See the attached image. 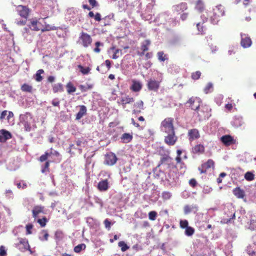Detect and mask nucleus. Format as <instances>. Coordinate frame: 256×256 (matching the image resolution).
<instances>
[{"label":"nucleus","mask_w":256,"mask_h":256,"mask_svg":"<svg viewBox=\"0 0 256 256\" xmlns=\"http://www.w3.org/2000/svg\"><path fill=\"white\" fill-rule=\"evenodd\" d=\"M174 122V118H166L162 122L160 126V131L165 134L164 142L169 146H174L178 140L175 134Z\"/></svg>","instance_id":"nucleus-1"},{"label":"nucleus","mask_w":256,"mask_h":256,"mask_svg":"<svg viewBox=\"0 0 256 256\" xmlns=\"http://www.w3.org/2000/svg\"><path fill=\"white\" fill-rule=\"evenodd\" d=\"M224 14V7L222 5H218L213 9V15L210 16V21L212 24H216L220 20V18Z\"/></svg>","instance_id":"nucleus-2"},{"label":"nucleus","mask_w":256,"mask_h":256,"mask_svg":"<svg viewBox=\"0 0 256 256\" xmlns=\"http://www.w3.org/2000/svg\"><path fill=\"white\" fill-rule=\"evenodd\" d=\"M158 18L160 24H168L170 26H176L178 22L176 19L171 18L167 12L160 14Z\"/></svg>","instance_id":"nucleus-3"},{"label":"nucleus","mask_w":256,"mask_h":256,"mask_svg":"<svg viewBox=\"0 0 256 256\" xmlns=\"http://www.w3.org/2000/svg\"><path fill=\"white\" fill-rule=\"evenodd\" d=\"M20 120L21 124L24 126L26 130L30 131L31 128V122L32 117L30 113H26L24 114H20Z\"/></svg>","instance_id":"nucleus-4"},{"label":"nucleus","mask_w":256,"mask_h":256,"mask_svg":"<svg viewBox=\"0 0 256 256\" xmlns=\"http://www.w3.org/2000/svg\"><path fill=\"white\" fill-rule=\"evenodd\" d=\"M160 176L163 180L167 181L170 183L176 182L178 178L177 173L176 172L175 169L170 170L167 174H165L163 172H162Z\"/></svg>","instance_id":"nucleus-5"},{"label":"nucleus","mask_w":256,"mask_h":256,"mask_svg":"<svg viewBox=\"0 0 256 256\" xmlns=\"http://www.w3.org/2000/svg\"><path fill=\"white\" fill-rule=\"evenodd\" d=\"M201 103V100L199 98L192 97L186 103V106L197 111L199 110Z\"/></svg>","instance_id":"nucleus-6"},{"label":"nucleus","mask_w":256,"mask_h":256,"mask_svg":"<svg viewBox=\"0 0 256 256\" xmlns=\"http://www.w3.org/2000/svg\"><path fill=\"white\" fill-rule=\"evenodd\" d=\"M228 212H225V216L222 220V222L224 224H228L231 222L232 220L235 218V212L234 208L231 207Z\"/></svg>","instance_id":"nucleus-7"},{"label":"nucleus","mask_w":256,"mask_h":256,"mask_svg":"<svg viewBox=\"0 0 256 256\" xmlns=\"http://www.w3.org/2000/svg\"><path fill=\"white\" fill-rule=\"evenodd\" d=\"M117 160L116 155L114 153L110 152L105 155L104 164L108 166H113L116 163Z\"/></svg>","instance_id":"nucleus-8"},{"label":"nucleus","mask_w":256,"mask_h":256,"mask_svg":"<svg viewBox=\"0 0 256 256\" xmlns=\"http://www.w3.org/2000/svg\"><path fill=\"white\" fill-rule=\"evenodd\" d=\"M82 44L84 47H88L92 42V38L90 36L86 33L82 32L80 37Z\"/></svg>","instance_id":"nucleus-9"},{"label":"nucleus","mask_w":256,"mask_h":256,"mask_svg":"<svg viewBox=\"0 0 256 256\" xmlns=\"http://www.w3.org/2000/svg\"><path fill=\"white\" fill-rule=\"evenodd\" d=\"M241 46L244 48H248L252 44L251 39L246 34H241Z\"/></svg>","instance_id":"nucleus-10"},{"label":"nucleus","mask_w":256,"mask_h":256,"mask_svg":"<svg viewBox=\"0 0 256 256\" xmlns=\"http://www.w3.org/2000/svg\"><path fill=\"white\" fill-rule=\"evenodd\" d=\"M188 136L190 142L198 139L200 137L199 132L196 128L190 130L188 132Z\"/></svg>","instance_id":"nucleus-11"},{"label":"nucleus","mask_w":256,"mask_h":256,"mask_svg":"<svg viewBox=\"0 0 256 256\" xmlns=\"http://www.w3.org/2000/svg\"><path fill=\"white\" fill-rule=\"evenodd\" d=\"M198 210V207L196 204L186 205L184 208V212L185 214H188L191 212L196 214Z\"/></svg>","instance_id":"nucleus-12"},{"label":"nucleus","mask_w":256,"mask_h":256,"mask_svg":"<svg viewBox=\"0 0 256 256\" xmlns=\"http://www.w3.org/2000/svg\"><path fill=\"white\" fill-rule=\"evenodd\" d=\"M16 11L21 16L26 18L28 14V8L26 6L19 5L16 7Z\"/></svg>","instance_id":"nucleus-13"},{"label":"nucleus","mask_w":256,"mask_h":256,"mask_svg":"<svg viewBox=\"0 0 256 256\" xmlns=\"http://www.w3.org/2000/svg\"><path fill=\"white\" fill-rule=\"evenodd\" d=\"M12 138L11 134L6 130H0V142H5Z\"/></svg>","instance_id":"nucleus-14"},{"label":"nucleus","mask_w":256,"mask_h":256,"mask_svg":"<svg viewBox=\"0 0 256 256\" xmlns=\"http://www.w3.org/2000/svg\"><path fill=\"white\" fill-rule=\"evenodd\" d=\"M160 86V82L155 80L150 79L148 82V88L149 90L156 91Z\"/></svg>","instance_id":"nucleus-15"},{"label":"nucleus","mask_w":256,"mask_h":256,"mask_svg":"<svg viewBox=\"0 0 256 256\" xmlns=\"http://www.w3.org/2000/svg\"><path fill=\"white\" fill-rule=\"evenodd\" d=\"M174 10L178 14L184 12L188 8L187 4L182 2L173 6Z\"/></svg>","instance_id":"nucleus-16"},{"label":"nucleus","mask_w":256,"mask_h":256,"mask_svg":"<svg viewBox=\"0 0 256 256\" xmlns=\"http://www.w3.org/2000/svg\"><path fill=\"white\" fill-rule=\"evenodd\" d=\"M244 124L242 118L240 116H236L234 117L233 120L231 122L232 126L238 128Z\"/></svg>","instance_id":"nucleus-17"},{"label":"nucleus","mask_w":256,"mask_h":256,"mask_svg":"<svg viewBox=\"0 0 256 256\" xmlns=\"http://www.w3.org/2000/svg\"><path fill=\"white\" fill-rule=\"evenodd\" d=\"M142 88V84L138 80H132L130 89L135 92H139Z\"/></svg>","instance_id":"nucleus-18"},{"label":"nucleus","mask_w":256,"mask_h":256,"mask_svg":"<svg viewBox=\"0 0 256 256\" xmlns=\"http://www.w3.org/2000/svg\"><path fill=\"white\" fill-rule=\"evenodd\" d=\"M98 189L100 191H106L108 188V183L107 180L100 181L98 185Z\"/></svg>","instance_id":"nucleus-19"},{"label":"nucleus","mask_w":256,"mask_h":256,"mask_svg":"<svg viewBox=\"0 0 256 256\" xmlns=\"http://www.w3.org/2000/svg\"><path fill=\"white\" fill-rule=\"evenodd\" d=\"M80 110L76 115V120H80L86 113L87 109L86 106L84 105L80 106Z\"/></svg>","instance_id":"nucleus-20"},{"label":"nucleus","mask_w":256,"mask_h":256,"mask_svg":"<svg viewBox=\"0 0 256 256\" xmlns=\"http://www.w3.org/2000/svg\"><path fill=\"white\" fill-rule=\"evenodd\" d=\"M220 140L222 143L227 146L231 144L233 141L232 138L230 135L224 136L221 138Z\"/></svg>","instance_id":"nucleus-21"},{"label":"nucleus","mask_w":256,"mask_h":256,"mask_svg":"<svg viewBox=\"0 0 256 256\" xmlns=\"http://www.w3.org/2000/svg\"><path fill=\"white\" fill-rule=\"evenodd\" d=\"M233 194L238 198H242L245 196L244 192L240 188H236L233 190Z\"/></svg>","instance_id":"nucleus-22"},{"label":"nucleus","mask_w":256,"mask_h":256,"mask_svg":"<svg viewBox=\"0 0 256 256\" xmlns=\"http://www.w3.org/2000/svg\"><path fill=\"white\" fill-rule=\"evenodd\" d=\"M43 210L44 207L40 206H34L32 210L33 217L36 218L39 214L43 212Z\"/></svg>","instance_id":"nucleus-23"},{"label":"nucleus","mask_w":256,"mask_h":256,"mask_svg":"<svg viewBox=\"0 0 256 256\" xmlns=\"http://www.w3.org/2000/svg\"><path fill=\"white\" fill-rule=\"evenodd\" d=\"M31 24L29 25L30 29L32 30L38 31L40 30V23L36 20H32L30 22Z\"/></svg>","instance_id":"nucleus-24"},{"label":"nucleus","mask_w":256,"mask_h":256,"mask_svg":"<svg viewBox=\"0 0 256 256\" xmlns=\"http://www.w3.org/2000/svg\"><path fill=\"white\" fill-rule=\"evenodd\" d=\"M49 235L46 230H42L39 234L38 238L42 241L48 240Z\"/></svg>","instance_id":"nucleus-25"},{"label":"nucleus","mask_w":256,"mask_h":256,"mask_svg":"<svg viewBox=\"0 0 256 256\" xmlns=\"http://www.w3.org/2000/svg\"><path fill=\"white\" fill-rule=\"evenodd\" d=\"M132 138V135L128 133L124 134L121 137V139L123 142L128 143L130 142Z\"/></svg>","instance_id":"nucleus-26"},{"label":"nucleus","mask_w":256,"mask_h":256,"mask_svg":"<svg viewBox=\"0 0 256 256\" xmlns=\"http://www.w3.org/2000/svg\"><path fill=\"white\" fill-rule=\"evenodd\" d=\"M204 150V148L202 144H198L192 148V152L195 154L202 153Z\"/></svg>","instance_id":"nucleus-27"},{"label":"nucleus","mask_w":256,"mask_h":256,"mask_svg":"<svg viewBox=\"0 0 256 256\" xmlns=\"http://www.w3.org/2000/svg\"><path fill=\"white\" fill-rule=\"evenodd\" d=\"M121 102L122 104L124 106V105L126 104L134 102V99L132 98H130L128 96H122L121 98Z\"/></svg>","instance_id":"nucleus-28"},{"label":"nucleus","mask_w":256,"mask_h":256,"mask_svg":"<svg viewBox=\"0 0 256 256\" xmlns=\"http://www.w3.org/2000/svg\"><path fill=\"white\" fill-rule=\"evenodd\" d=\"M255 247L254 244L249 246L247 247L246 251L250 256H256V252L254 251V248Z\"/></svg>","instance_id":"nucleus-29"},{"label":"nucleus","mask_w":256,"mask_h":256,"mask_svg":"<svg viewBox=\"0 0 256 256\" xmlns=\"http://www.w3.org/2000/svg\"><path fill=\"white\" fill-rule=\"evenodd\" d=\"M150 44V42L148 40H144L142 43L141 45V50L144 51L146 52L148 50V46Z\"/></svg>","instance_id":"nucleus-30"},{"label":"nucleus","mask_w":256,"mask_h":256,"mask_svg":"<svg viewBox=\"0 0 256 256\" xmlns=\"http://www.w3.org/2000/svg\"><path fill=\"white\" fill-rule=\"evenodd\" d=\"M19 242L20 244H22L24 246V248L25 250H28L30 248V246L28 242V241L26 238H20Z\"/></svg>","instance_id":"nucleus-31"},{"label":"nucleus","mask_w":256,"mask_h":256,"mask_svg":"<svg viewBox=\"0 0 256 256\" xmlns=\"http://www.w3.org/2000/svg\"><path fill=\"white\" fill-rule=\"evenodd\" d=\"M118 246L121 248V250L122 252H126L130 248V247L127 245L126 244L124 241L119 242L118 243Z\"/></svg>","instance_id":"nucleus-32"},{"label":"nucleus","mask_w":256,"mask_h":256,"mask_svg":"<svg viewBox=\"0 0 256 256\" xmlns=\"http://www.w3.org/2000/svg\"><path fill=\"white\" fill-rule=\"evenodd\" d=\"M62 84L60 83H58L53 86L52 90L54 92H57L62 91Z\"/></svg>","instance_id":"nucleus-33"},{"label":"nucleus","mask_w":256,"mask_h":256,"mask_svg":"<svg viewBox=\"0 0 256 256\" xmlns=\"http://www.w3.org/2000/svg\"><path fill=\"white\" fill-rule=\"evenodd\" d=\"M194 232V229L191 227L188 226L185 228L184 234L188 236H192Z\"/></svg>","instance_id":"nucleus-34"},{"label":"nucleus","mask_w":256,"mask_h":256,"mask_svg":"<svg viewBox=\"0 0 256 256\" xmlns=\"http://www.w3.org/2000/svg\"><path fill=\"white\" fill-rule=\"evenodd\" d=\"M44 71L42 69H40L36 72V74H35V79L37 82H40L42 80V78L41 76V74H43Z\"/></svg>","instance_id":"nucleus-35"},{"label":"nucleus","mask_w":256,"mask_h":256,"mask_svg":"<svg viewBox=\"0 0 256 256\" xmlns=\"http://www.w3.org/2000/svg\"><path fill=\"white\" fill-rule=\"evenodd\" d=\"M157 56L158 60L160 62H164L165 60L168 59L167 56L166 54H164V52L162 51L158 52L157 53Z\"/></svg>","instance_id":"nucleus-36"},{"label":"nucleus","mask_w":256,"mask_h":256,"mask_svg":"<svg viewBox=\"0 0 256 256\" xmlns=\"http://www.w3.org/2000/svg\"><path fill=\"white\" fill-rule=\"evenodd\" d=\"M203 164V168H206V170L212 168L214 166V161L210 159L208 160L206 162L202 164Z\"/></svg>","instance_id":"nucleus-37"},{"label":"nucleus","mask_w":256,"mask_h":256,"mask_svg":"<svg viewBox=\"0 0 256 256\" xmlns=\"http://www.w3.org/2000/svg\"><path fill=\"white\" fill-rule=\"evenodd\" d=\"M21 90L23 92H32V87L31 86L25 84L22 86Z\"/></svg>","instance_id":"nucleus-38"},{"label":"nucleus","mask_w":256,"mask_h":256,"mask_svg":"<svg viewBox=\"0 0 256 256\" xmlns=\"http://www.w3.org/2000/svg\"><path fill=\"white\" fill-rule=\"evenodd\" d=\"M86 245L84 244H78L74 248V252L76 253L80 252L82 250H84L86 248Z\"/></svg>","instance_id":"nucleus-39"},{"label":"nucleus","mask_w":256,"mask_h":256,"mask_svg":"<svg viewBox=\"0 0 256 256\" xmlns=\"http://www.w3.org/2000/svg\"><path fill=\"white\" fill-rule=\"evenodd\" d=\"M78 68L80 72L84 74H88L90 70V68L84 67L81 65H78Z\"/></svg>","instance_id":"nucleus-40"},{"label":"nucleus","mask_w":256,"mask_h":256,"mask_svg":"<svg viewBox=\"0 0 256 256\" xmlns=\"http://www.w3.org/2000/svg\"><path fill=\"white\" fill-rule=\"evenodd\" d=\"M67 92L68 94H71L76 92V88L72 85L71 82H68L66 85Z\"/></svg>","instance_id":"nucleus-41"},{"label":"nucleus","mask_w":256,"mask_h":256,"mask_svg":"<svg viewBox=\"0 0 256 256\" xmlns=\"http://www.w3.org/2000/svg\"><path fill=\"white\" fill-rule=\"evenodd\" d=\"M112 50H114V54L112 56V58L113 59L118 58L122 54V52H121L122 50L119 49L114 50V48H112Z\"/></svg>","instance_id":"nucleus-42"},{"label":"nucleus","mask_w":256,"mask_h":256,"mask_svg":"<svg viewBox=\"0 0 256 256\" xmlns=\"http://www.w3.org/2000/svg\"><path fill=\"white\" fill-rule=\"evenodd\" d=\"M196 8L197 10H198L200 12H202V10H203L204 8V2L202 1V0H198Z\"/></svg>","instance_id":"nucleus-43"},{"label":"nucleus","mask_w":256,"mask_h":256,"mask_svg":"<svg viewBox=\"0 0 256 256\" xmlns=\"http://www.w3.org/2000/svg\"><path fill=\"white\" fill-rule=\"evenodd\" d=\"M72 150H78L79 154L82 153V148H78L77 146H75V145L74 144H71L70 145V146H69L68 152L70 153H74L73 152H72Z\"/></svg>","instance_id":"nucleus-44"},{"label":"nucleus","mask_w":256,"mask_h":256,"mask_svg":"<svg viewBox=\"0 0 256 256\" xmlns=\"http://www.w3.org/2000/svg\"><path fill=\"white\" fill-rule=\"evenodd\" d=\"M248 228L252 230H254L256 228V220H250Z\"/></svg>","instance_id":"nucleus-45"},{"label":"nucleus","mask_w":256,"mask_h":256,"mask_svg":"<svg viewBox=\"0 0 256 256\" xmlns=\"http://www.w3.org/2000/svg\"><path fill=\"white\" fill-rule=\"evenodd\" d=\"M37 222L42 227H44L48 222V220L46 217H44L42 218L38 219Z\"/></svg>","instance_id":"nucleus-46"},{"label":"nucleus","mask_w":256,"mask_h":256,"mask_svg":"<svg viewBox=\"0 0 256 256\" xmlns=\"http://www.w3.org/2000/svg\"><path fill=\"white\" fill-rule=\"evenodd\" d=\"M62 238V232L60 230H57L56 232L54 234V238L56 241L60 240Z\"/></svg>","instance_id":"nucleus-47"},{"label":"nucleus","mask_w":256,"mask_h":256,"mask_svg":"<svg viewBox=\"0 0 256 256\" xmlns=\"http://www.w3.org/2000/svg\"><path fill=\"white\" fill-rule=\"evenodd\" d=\"M180 227L182 228H186L188 226V222L187 220H180Z\"/></svg>","instance_id":"nucleus-48"},{"label":"nucleus","mask_w":256,"mask_h":256,"mask_svg":"<svg viewBox=\"0 0 256 256\" xmlns=\"http://www.w3.org/2000/svg\"><path fill=\"white\" fill-rule=\"evenodd\" d=\"M114 17V14H110L105 16L102 20L104 21V26H107L110 24L109 20L112 19Z\"/></svg>","instance_id":"nucleus-49"},{"label":"nucleus","mask_w":256,"mask_h":256,"mask_svg":"<svg viewBox=\"0 0 256 256\" xmlns=\"http://www.w3.org/2000/svg\"><path fill=\"white\" fill-rule=\"evenodd\" d=\"M244 178L248 180H252L254 178V175L252 172H248L245 174Z\"/></svg>","instance_id":"nucleus-50"},{"label":"nucleus","mask_w":256,"mask_h":256,"mask_svg":"<svg viewBox=\"0 0 256 256\" xmlns=\"http://www.w3.org/2000/svg\"><path fill=\"white\" fill-rule=\"evenodd\" d=\"M94 202L97 204H98L100 208H102V206H103V202L102 200V199H100V198H99L98 196H94Z\"/></svg>","instance_id":"nucleus-51"},{"label":"nucleus","mask_w":256,"mask_h":256,"mask_svg":"<svg viewBox=\"0 0 256 256\" xmlns=\"http://www.w3.org/2000/svg\"><path fill=\"white\" fill-rule=\"evenodd\" d=\"M157 213L155 211H151L148 214L149 219L152 220H154L156 219Z\"/></svg>","instance_id":"nucleus-52"},{"label":"nucleus","mask_w":256,"mask_h":256,"mask_svg":"<svg viewBox=\"0 0 256 256\" xmlns=\"http://www.w3.org/2000/svg\"><path fill=\"white\" fill-rule=\"evenodd\" d=\"M50 156V153L48 152H45L44 154H42L40 158V162H44L46 161L48 157Z\"/></svg>","instance_id":"nucleus-53"},{"label":"nucleus","mask_w":256,"mask_h":256,"mask_svg":"<svg viewBox=\"0 0 256 256\" xmlns=\"http://www.w3.org/2000/svg\"><path fill=\"white\" fill-rule=\"evenodd\" d=\"M134 106L142 110H144V102L142 100H139L134 104Z\"/></svg>","instance_id":"nucleus-54"},{"label":"nucleus","mask_w":256,"mask_h":256,"mask_svg":"<svg viewBox=\"0 0 256 256\" xmlns=\"http://www.w3.org/2000/svg\"><path fill=\"white\" fill-rule=\"evenodd\" d=\"M212 89V84L211 82H209L208 84L206 86L204 89V92L206 94H208V92H210L211 90Z\"/></svg>","instance_id":"nucleus-55"},{"label":"nucleus","mask_w":256,"mask_h":256,"mask_svg":"<svg viewBox=\"0 0 256 256\" xmlns=\"http://www.w3.org/2000/svg\"><path fill=\"white\" fill-rule=\"evenodd\" d=\"M172 196V194L168 192H164L162 194V197L164 200H168Z\"/></svg>","instance_id":"nucleus-56"},{"label":"nucleus","mask_w":256,"mask_h":256,"mask_svg":"<svg viewBox=\"0 0 256 256\" xmlns=\"http://www.w3.org/2000/svg\"><path fill=\"white\" fill-rule=\"evenodd\" d=\"M126 0H121L118 1V6L119 7L120 10H124V8H125L124 3H125Z\"/></svg>","instance_id":"nucleus-57"},{"label":"nucleus","mask_w":256,"mask_h":256,"mask_svg":"<svg viewBox=\"0 0 256 256\" xmlns=\"http://www.w3.org/2000/svg\"><path fill=\"white\" fill-rule=\"evenodd\" d=\"M201 75V72L200 71H197L192 74V78L193 80H198Z\"/></svg>","instance_id":"nucleus-58"},{"label":"nucleus","mask_w":256,"mask_h":256,"mask_svg":"<svg viewBox=\"0 0 256 256\" xmlns=\"http://www.w3.org/2000/svg\"><path fill=\"white\" fill-rule=\"evenodd\" d=\"M6 196L8 198H13V192L10 190H6Z\"/></svg>","instance_id":"nucleus-59"},{"label":"nucleus","mask_w":256,"mask_h":256,"mask_svg":"<svg viewBox=\"0 0 256 256\" xmlns=\"http://www.w3.org/2000/svg\"><path fill=\"white\" fill-rule=\"evenodd\" d=\"M130 169L131 168L130 165L125 166L123 168L122 170L120 171V174H122L123 172L126 173L129 172L130 170Z\"/></svg>","instance_id":"nucleus-60"},{"label":"nucleus","mask_w":256,"mask_h":256,"mask_svg":"<svg viewBox=\"0 0 256 256\" xmlns=\"http://www.w3.org/2000/svg\"><path fill=\"white\" fill-rule=\"evenodd\" d=\"M30 26H28V28L27 27H26L24 28L22 32V36H24V37L25 38H27L28 36V33L30 32Z\"/></svg>","instance_id":"nucleus-61"},{"label":"nucleus","mask_w":256,"mask_h":256,"mask_svg":"<svg viewBox=\"0 0 256 256\" xmlns=\"http://www.w3.org/2000/svg\"><path fill=\"white\" fill-rule=\"evenodd\" d=\"M48 152L50 153V156H53L58 157V156H59L60 155L58 152L53 150L52 148H51L50 150V152Z\"/></svg>","instance_id":"nucleus-62"},{"label":"nucleus","mask_w":256,"mask_h":256,"mask_svg":"<svg viewBox=\"0 0 256 256\" xmlns=\"http://www.w3.org/2000/svg\"><path fill=\"white\" fill-rule=\"evenodd\" d=\"M6 252L5 247L3 246L0 247V256H6Z\"/></svg>","instance_id":"nucleus-63"},{"label":"nucleus","mask_w":256,"mask_h":256,"mask_svg":"<svg viewBox=\"0 0 256 256\" xmlns=\"http://www.w3.org/2000/svg\"><path fill=\"white\" fill-rule=\"evenodd\" d=\"M95 45L96 46V48L94 49V52L96 53L100 52V50L98 47H99V46L102 45V44L100 43V42H96L95 44Z\"/></svg>","instance_id":"nucleus-64"}]
</instances>
